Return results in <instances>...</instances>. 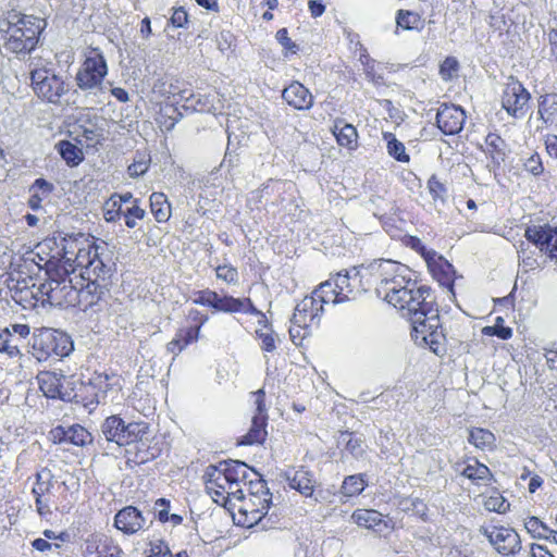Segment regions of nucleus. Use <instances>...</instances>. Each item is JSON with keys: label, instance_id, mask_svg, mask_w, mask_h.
<instances>
[{"label": "nucleus", "instance_id": "a878e982", "mask_svg": "<svg viewBox=\"0 0 557 557\" xmlns=\"http://www.w3.org/2000/svg\"><path fill=\"white\" fill-rule=\"evenodd\" d=\"M108 290L109 288H106L104 284L99 285L90 281H87L85 285L81 283L77 285L76 307H81L83 310L91 308L102 299Z\"/></svg>", "mask_w": 557, "mask_h": 557}, {"label": "nucleus", "instance_id": "338daca9", "mask_svg": "<svg viewBox=\"0 0 557 557\" xmlns=\"http://www.w3.org/2000/svg\"><path fill=\"white\" fill-rule=\"evenodd\" d=\"M147 557H172L170 548L163 542L151 544L150 553Z\"/></svg>", "mask_w": 557, "mask_h": 557}, {"label": "nucleus", "instance_id": "a19ab883", "mask_svg": "<svg viewBox=\"0 0 557 557\" xmlns=\"http://www.w3.org/2000/svg\"><path fill=\"white\" fill-rule=\"evenodd\" d=\"M53 487V474L48 468H42L36 474V482L32 493L34 496H45L51 492Z\"/></svg>", "mask_w": 557, "mask_h": 557}, {"label": "nucleus", "instance_id": "6ab92c4d", "mask_svg": "<svg viewBox=\"0 0 557 557\" xmlns=\"http://www.w3.org/2000/svg\"><path fill=\"white\" fill-rule=\"evenodd\" d=\"M282 476L292 490L297 491L304 497H312L317 487L314 473L305 466L290 467Z\"/></svg>", "mask_w": 557, "mask_h": 557}, {"label": "nucleus", "instance_id": "c756f323", "mask_svg": "<svg viewBox=\"0 0 557 557\" xmlns=\"http://www.w3.org/2000/svg\"><path fill=\"white\" fill-rule=\"evenodd\" d=\"M518 253L519 265L521 267L523 272L528 273L540 270L544 264L543 253L545 252L544 250H541V248H537L536 246L534 249H532L529 245L521 243Z\"/></svg>", "mask_w": 557, "mask_h": 557}, {"label": "nucleus", "instance_id": "ea45409f", "mask_svg": "<svg viewBox=\"0 0 557 557\" xmlns=\"http://www.w3.org/2000/svg\"><path fill=\"white\" fill-rule=\"evenodd\" d=\"M150 208L158 222H165L171 215V206L163 193H152L150 196Z\"/></svg>", "mask_w": 557, "mask_h": 557}, {"label": "nucleus", "instance_id": "09e8293b", "mask_svg": "<svg viewBox=\"0 0 557 557\" xmlns=\"http://www.w3.org/2000/svg\"><path fill=\"white\" fill-rule=\"evenodd\" d=\"M524 527L527 531L531 534V536L534 539L546 540L547 536L552 534V529L548 528L542 520L534 516L528 517L525 519Z\"/></svg>", "mask_w": 557, "mask_h": 557}, {"label": "nucleus", "instance_id": "37998d69", "mask_svg": "<svg viewBox=\"0 0 557 557\" xmlns=\"http://www.w3.org/2000/svg\"><path fill=\"white\" fill-rule=\"evenodd\" d=\"M384 139L387 141V152L391 157L404 163L410 161L405 145L398 140L393 133H384Z\"/></svg>", "mask_w": 557, "mask_h": 557}, {"label": "nucleus", "instance_id": "774afa93", "mask_svg": "<svg viewBox=\"0 0 557 557\" xmlns=\"http://www.w3.org/2000/svg\"><path fill=\"white\" fill-rule=\"evenodd\" d=\"M454 557H475V550L468 544L454 546L450 550Z\"/></svg>", "mask_w": 557, "mask_h": 557}, {"label": "nucleus", "instance_id": "cd10ccee", "mask_svg": "<svg viewBox=\"0 0 557 557\" xmlns=\"http://www.w3.org/2000/svg\"><path fill=\"white\" fill-rule=\"evenodd\" d=\"M332 133L341 147L350 151L358 148L359 135L357 128L352 124L345 123L343 119H336L334 121Z\"/></svg>", "mask_w": 557, "mask_h": 557}, {"label": "nucleus", "instance_id": "7ed1b4c3", "mask_svg": "<svg viewBox=\"0 0 557 557\" xmlns=\"http://www.w3.org/2000/svg\"><path fill=\"white\" fill-rule=\"evenodd\" d=\"M403 310H398L410 323L412 341L421 347L429 348L436 356L447 352V338L443 331L440 309L432 288L416 297Z\"/></svg>", "mask_w": 557, "mask_h": 557}, {"label": "nucleus", "instance_id": "f03ea898", "mask_svg": "<svg viewBox=\"0 0 557 557\" xmlns=\"http://www.w3.org/2000/svg\"><path fill=\"white\" fill-rule=\"evenodd\" d=\"M403 310H398L410 323L412 341L421 347L429 348L436 356L447 352V338L443 331L440 309L432 288L416 297Z\"/></svg>", "mask_w": 557, "mask_h": 557}, {"label": "nucleus", "instance_id": "2eb2a0df", "mask_svg": "<svg viewBox=\"0 0 557 557\" xmlns=\"http://www.w3.org/2000/svg\"><path fill=\"white\" fill-rule=\"evenodd\" d=\"M524 237L541 250L547 258L557 264V227L549 225H532L524 231Z\"/></svg>", "mask_w": 557, "mask_h": 557}, {"label": "nucleus", "instance_id": "c03bdc74", "mask_svg": "<svg viewBox=\"0 0 557 557\" xmlns=\"http://www.w3.org/2000/svg\"><path fill=\"white\" fill-rule=\"evenodd\" d=\"M255 336L261 342L260 347L263 351L272 352L275 350V338L271 323L255 327Z\"/></svg>", "mask_w": 557, "mask_h": 557}, {"label": "nucleus", "instance_id": "864d4df0", "mask_svg": "<svg viewBox=\"0 0 557 557\" xmlns=\"http://www.w3.org/2000/svg\"><path fill=\"white\" fill-rule=\"evenodd\" d=\"M122 206L111 196L103 205V216L107 222H115L123 214Z\"/></svg>", "mask_w": 557, "mask_h": 557}, {"label": "nucleus", "instance_id": "4468645a", "mask_svg": "<svg viewBox=\"0 0 557 557\" xmlns=\"http://www.w3.org/2000/svg\"><path fill=\"white\" fill-rule=\"evenodd\" d=\"M481 532L487 537L494 549L504 557L515 556L522 548L520 535L510 527H482Z\"/></svg>", "mask_w": 557, "mask_h": 557}, {"label": "nucleus", "instance_id": "f8f14e48", "mask_svg": "<svg viewBox=\"0 0 557 557\" xmlns=\"http://www.w3.org/2000/svg\"><path fill=\"white\" fill-rule=\"evenodd\" d=\"M32 86L35 94L53 104H62L63 97L69 91L63 78L49 69H36L30 73Z\"/></svg>", "mask_w": 557, "mask_h": 557}, {"label": "nucleus", "instance_id": "dca6fc26", "mask_svg": "<svg viewBox=\"0 0 557 557\" xmlns=\"http://www.w3.org/2000/svg\"><path fill=\"white\" fill-rule=\"evenodd\" d=\"M227 147L223 163L230 166L239 165L242 139L244 138V123L236 114H228L226 120Z\"/></svg>", "mask_w": 557, "mask_h": 557}, {"label": "nucleus", "instance_id": "de8ad7c7", "mask_svg": "<svg viewBox=\"0 0 557 557\" xmlns=\"http://www.w3.org/2000/svg\"><path fill=\"white\" fill-rule=\"evenodd\" d=\"M126 454L128 455V461H133L137 465L145 463L156 457L153 453H149L146 442L145 446H143L141 443H134L126 449Z\"/></svg>", "mask_w": 557, "mask_h": 557}, {"label": "nucleus", "instance_id": "f3484780", "mask_svg": "<svg viewBox=\"0 0 557 557\" xmlns=\"http://www.w3.org/2000/svg\"><path fill=\"white\" fill-rule=\"evenodd\" d=\"M466 122V112L459 106L442 103L436 113V125L444 135H456L461 132Z\"/></svg>", "mask_w": 557, "mask_h": 557}, {"label": "nucleus", "instance_id": "f704fd0d", "mask_svg": "<svg viewBox=\"0 0 557 557\" xmlns=\"http://www.w3.org/2000/svg\"><path fill=\"white\" fill-rule=\"evenodd\" d=\"M53 190V185L45 178H37L29 188L28 206L32 210L41 208V202Z\"/></svg>", "mask_w": 557, "mask_h": 557}, {"label": "nucleus", "instance_id": "a18cd8bd", "mask_svg": "<svg viewBox=\"0 0 557 557\" xmlns=\"http://www.w3.org/2000/svg\"><path fill=\"white\" fill-rule=\"evenodd\" d=\"M482 334L507 341L512 337L513 331L510 326L505 325V319L503 317H496L493 325H487L482 329Z\"/></svg>", "mask_w": 557, "mask_h": 557}, {"label": "nucleus", "instance_id": "9b49d317", "mask_svg": "<svg viewBox=\"0 0 557 557\" xmlns=\"http://www.w3.org/2000/svg\"><path fill=\"white\" fill-rule=\"evenodd\" d=\"M108 74L107 61L102 52L97 49H90L76 74V84L82 90H89L97 95L102 92V83Z\"/></svg>", "mask_w": 557, "mask_h": 557}, {"label": "nucleus", "instance_id": "e2e57ef3", "mask_svg": "<svg viewBox=\"0 0 557 557\" xmlns=\"http://www.w3.org/2000/svg\"><path fill=\"white\" fill-rule=\"evenodd\" d=\"M407 246L418 252L424 260L434 251L433 249H428L422 240L417 236H408L406 239Z\"/></svg>", "mask_w": 557, "mask_h": 557}, {"label": "nucleus", "instance_id": "680f3d73", "mask_svg": "<svg viewBox=\"0 0 557 557\" xmlns=\"http://www.w3.org/2000/svg\"><path fill=\"white\" fill-rule=\"evenodd\" d=\"M8 338L2 339L0 343V351L8 354L10 357L20 355L18 346L15 343L18 338L13 337L9 332H5Z\"/></svg>", "mask_w": 557, "mask_h": 557}, {"label": "nucleus", "instance_id": "412c9836", "mask_svg": "<svg viewBox=\"0 0 557 557\" xmlns=\"http://www.w3.org/2000/svg\"><path fill=\"white\" fill-rule=\"evenodd\" d=\"M432 277L449 292L454 290L456 271L453 264L435 250L424 260Z\"/></svg>", "mask_w": 557, "mask_h": 557}, {"label": "nucleus", "instance_id": "bb28decb", "mask_svg": "<svg viewBox=\"0 0 557 557\" xmlns=\"http://www.w3.org/2000/svg\"><path fill=\"white\" fill-rule=\"evenodd\" d=\"M485 148L483 149L486 158L495 169H499L507 158V144L497 133H488L485 137Z\"/></svg>", "mask_w": 557, "mask_h": 557}, {"label": "nucleus", "instance_id": "1a4fd4ad", "mask_svg": "<svg viewBox=\"0 0 557 557\" xmlns=\"http://www.w3.org/2000/svg\"><path fill=\"white\" fill-rule=\"evenodd\" d=\"M71 337L60 331L44 329L33 336L32 356L38 361H47L50 357H65L73 350Z\"/></svg>", "mask_w": 557, "mask_h": 557}, {"label": "nucleus", "instance_id": "4d7b16f0", "mask_svg": "<svg viewBox=\"0 0 557 557\" xmlns=\"http://www.w3.org/2000/svg\"><path fill=\"white\" fill-rule=\"evenodd\" d=\"M459 70V62L455 57H446L440 65L441 77L448 82L457 74Z\"/></svg>", "mask_w": 557, "mask_h": 557}, {"label": "nucleus", "instance_id": "bf43d9fd", "mask_svg": "<svg viewBox=\"0 0 557 557\" xmlns=\"http://www.w3.org/2000/svg\"><path fill=\"white\" fill-rule=\"evenodd\" d=\"M276 40L284 48L286 53L296 54L299 51V47L296 42H294L288 36L287 28H281L276 32Z\"/></svg>", "mask_w": 557, "mask_h": 557}, {"label": "nucleus", "instance_id": "0eeeda50", "mask_svg": "<svg viewBox=\"0 0 557 557\" xmlns=\"http://www.w3.org/2000/svg\"><path fill=\"white\" fill-rule=\"evenodd\" d=\"M81 281L79 275L72 277L67 269H57L49 274V280L40 285L39 290L53 306L76 307L77 285Z\"/></svg>", "mask_w": 557, "mask_h": 557}, {"label": "nucleus", "instance_id": "2f4dec72", "mask_svg": "<svg viewBox=\"0 0 557 557\" xmlns=\"http://www.w3.org/2000/svg\"><path fill=\"white\" fill-rule=\"evenodd\" d=\"M269 416H252L249 430L246 432V445H262L268 437Z\"/></svg>", "mask_w": 557, "mask_h": 557}, {"label": "nucleus", "instance_id": "0e129e2a", "mask_svg": "<svg viewBox=\"0 0 557 557\" xmlns=\"http://www.w3.org/2000/svg\"><path fill=\"white\" fill-rule=\"evenodd\" d=\"M193 299L194 304L211 307L212 301L215 300V292L210 289L200 290Z\"/></svg>", "mask_w": 557, "mask_h": 557}, {"label": "nucleus", "instance_id": "5701e85b", "mask_svg": "<svg viewBox=\"0 0 557 557\" xmlns=\"http://www.w3.org/2000/svg\"><path fill=\"white\" fill-rule=\"evenodd\" d=\"M112 273V267L106 264L95 251V256L88 260L78 275L82 281H90L99 285L104 284L106 288H109Z\"/></svg>", "mask_w": 557, "mask_h": 557}, {"label": "nucleus", "instance_id": "6e6d98bb", "mask_svg": "<svg viewBox=\"0 0 557 557\" xmlns=\"http://www.w3.org/2000/svg\"><path fill=\"white\" fill-rule=\"evenodd\" d=\"M150 165V157H146L145 154H139L134 162L128 165L127 173L131 177H139L144 175Z\"/></svg>", "mask_w": 557, "mask_h": 557}, {"label": "nucleus", "instance_id": "3c124183", "mask_svg": "<svg viewBox=\"0 0 557 557\" xmlns=\"http://www.w3.org/2000/svg\"><path fill=\"white\" fill-rule=\"evenodd\" d=\"M484 507L488 511L505 513L509 510L510 504L497 490H493L492 494L484 499Z\"/></svg>", "mask_w": 557, "mask_h": 557}, {"label": "nucleus", "instance_id": "c9c22d12", "mask_svg": "<svg viewBox=\"0 0 557 557\" xmlns=\"http://www.w3.org/2000/svg\"><path fill=\"white\" fill-rule=\"evenodd\" d=\"M199 334L198 327H189L185 332H180L168 343L166 350L174 357L178 356L189 344L197 341Z\"/></svg>", "mask_w": 557, "mask_h": 557}, {"label": "nucleus", "instance_id": "49530a36", "mask_svg": "<svg viewBox=\"0 0 557 557\" xmlns=\"http://www.w3.org/2000/svg\"><path fill=\"white\" fill-rule=\"evenodd\" d=\"M207 483L215 484L218 487L224 488V483L232 484V476L226 468L221 469L216 466H209L205 472Z\"/></svg>", "mask_w": 557, "mask_h": 557}, {"label": "nucleus", "instance_id": "20e7f679", "mask_svg": "<svg viewBox=\"0 0 557 557\" xmlns=\"http://www.w3.org/2000/svg\"><path fill=\"white\" fill-rule=\"evenodd\" d=\"M44 24V20L33 15L12 14L0 20V42L12 53H28L36 47Z\"/></svg>", "mask_w": 557, "mask_h": 557}, {"label": "nucleus", "instance_id": "e433bc0d", "mask_svg": "<svg viewBox=\"0 0 557 557\" xmlns=\"http://www.w3.org/2000/svg\"><path fill=\"white\" fill-rule=\"evenodd\" d=\"M539 114L546 124L557 120V94H545L540 97Z\"/></svg>", "mask_w": 557, "mask_h": 557}, {"label": "nucleus", "instance_id": "473e14b6", "mask_svg": "<svg viewBox=\"0 0 557 557\" xmlns=\"http://www.w3.org/2000/svg\"><path fill=\"white\" fill-rule=\"evenodd\" d=\"M468 442L481 450H493L496 447L494 433L484 428H471L469 430Z\"/></svg>", "mask_w": 557, "mask_h": 557}, {"label": "nucleus", "instance_id": "9d476101", "mask_svg": "<svg viewBox=\"0 0 557 557\" xmlns=\"http://www.w3.org/2000/svg\"><path fill=\"white\" fill-rule=\"evenodd\" d=\"M101 432L107 441L119 446H132L134 443L145 446L148 424L143 421L126 423L120 416H110L102 422Z\"/></svg>", "mask_w": 557, "mask_h": 557}, {"label": "nucleus", "instance_id": "f257e3e1", "mask_svg": "<svg viewBox=\"0 0 557 557\" xmlns=\"http://www.w3.org/2000/svg\"><path fill=\"white\" fill-rule=\"evenodd\" d=\"M361 278L364 280L366 289L374 288L377 294H383V299L397 310H403L408 302L430 288L428 285H418L414 272L408 265L389 259L361 267Z\"/></svg>", "mask_w": 557, "mask_h": 557}, {"label": "nucleus", "instance_id": "69168bd1", "mask_svg": "<svg viewBox=\"0 0 557 557\" xmlns=\"http://www.w3.org/2000/svg\"><path fill=\"white\" fill-rule=\"evenodd\" d=\"M170 21L174 27H184L188 22V14L184 8H177L174 10Z\"/></svg>", "mask_w": 557, "mask_h": 557}, {"label": "nucleus", "instance_id": "423d86ee", "mask_svg": "<svg viewBox=\"0 0 557 557\" xmlns=\"http://www.w3.org/2000/svg\"><path fill=\"white\" fill-rule=\"evenodd\" d=\"M324 305H327L326 299H323L322 295L315 296V289L297 304L289 327V334L294 342L296 338L307 337L310 335L311 327L319 326Z\"/></svg>", "mask_w": 557, "mask_h": 557}, {"label": "nucleus", "instance_id": "5fc2aeb1", "mask_svg": "<svg viewBox=\"0 0 557 557\" xmlns=\"http://www.w3.org/2000/svg\"><path fill=\"white\" fill-rule=\"evenodd\" d=\"M138 203L139 200H134V205L123 212L125 225L129 228H134L137 225L136 220H143L145 218L146 212Z\"/></svg>", "mask_w": 557, "mask_h": 557}, {"label": "nucleus", "instance_id": "603ef678", "mask_svg": "<svg viewBox=\"0 0 557 557\" xmlns=\"http://www.w3.org/2000/svg\"><path fill=\"white\" fill-rule=\"evenodd\" d=\"M429 193L434 201H444L447 195V187L436 174L429 177L426 182Z\"/></svg>", "mask_w": 557, "mask_h": 557}, {"label": "nucleus", "instance_id": "72a5a7b5", "mask_svg": "<svg viewBox=\"0 0 557 557\" xmlns=\"http://www.w3.org/2000/svg\"><path fill=\"white\" fill-rule=\"evenodd\" d=\"M368 486V478L366 473H357L348 475L344 479L341 493L346 498L359 496Z\"/></svg>", "mask_w": 557, "mask_h": 557}, {"label": "nucleus", "instance_id": "393cba45", "mask_svg": "<svg viewBox=\"0 0 557 557\" xmlns=\"http://www.w3.org/2000/svg\"><path fill=\"white\" fill-rule=\"evenodd\" d=\"M144 524L145 518L141 512L133 506L121 509L114 518V525L125 534L136 533L143 529Z\"/></svg>", "mask_w": 557, "mask_h": 557}, {"label": "nucleus", "instance_id": "aec40b11", "mask_svg": "<svg viewBox=\"0 0 557 557\" xmlns=\"http://www.w3.org/2000/svg\"><path fill=\"white\" fill-rule=\"evenodd\" d=\"M49 438L54 444H71L84 447L92 443V435L81 424L70 426L58 425L49 432Z\"/></svg>", "mask_w": 557, "mask_h": 557}, {"label": "nucleus", "instance_id": "a211bd4d", "mask_svg": "<svg viewBox=\"0 0 557 557\" xmlns=\"http://www.w3.org/2000/svg\"><path fill=\"white\" fill-rule=\"evenodd\" d=\"M40 391L47 398L71 401L73 391L64 386L65 375L62 373L41 371L37 374Z\"/></svg>", "mask_w": 557, "mask_h": 557}, {"label": "nucleus", "instance_id": "b1692460", "mask_svg": "<svg viewBox=\"0 0 557 557\" xmlns=\"http://www.w3.org/2000/svg\"><path fill=\"white\" fill-rule=\"evenodd\" d=\"M465 463L466 466L460 471L463 478L468 479L476 486L492 484L494 475L485 463L479 461L475 457H467Z\"/></svg>", "mask_w": 557, "mask_h": 557}, {"label": "nucleus", "instance_id": "8fccbe9b", "mask_svg": "<svg viewBox=\"0 0 557 557\" xmlns=\"http://www.w3.org/2000/svg\"><path fill=\"white\" fill-rule=\"evenodd\" d=\"M269 323L267 315L262 311L257 310L251 300L246 298V324L249 325V329L255 333L256 326Z\"/></svg>", "mask_w": 557, "mask_h": 557}, {"label": "nucleus", "instance_id": "6e6552de", "mask_svg": "<svg viewBox=\"0 0 557 557\" xmlns=\"http://www.w3.org/2000/svg\"><path fill=\"white\" fill-rule=\"evenodd\" d=\"M246 469L251 470L253 478L248 480V494L246 495V529L258 524L268 513L272 504V494L268 487L267 481L246 463Z\"/></svg>", "mask_w": 557, "mask_h": 557}, {"label": "nucleus", "instance_id": "39448f33", "mask_svg": "<svg viewBox=\"0 0 557 557\" xmlns=\"http://www.w3.org/2000/svg\"><path fill=\"white\" fill-rule=\"evenodd\" d=\"M364 280L361 278V268L351 271H341L321 283L315 288V296L322 295L326 304L336 305L349 300L364 288Z\"/></svg>", "mask_w": 557, "mask_h": 557}, {"label": "nucleus", "instance_id": "c85d7f7f", "mask_svg": "<svg viewBox=\"0 0 557 557\" xmlns=\"http://www.w3.org/2000/svg\"><path fill=\"white\" fill-rule=\"evenodd\" d=\"M352 521L361 528L382 531L388 528V522L375 509L358 508L351 513Z\"/></svg>", "mask_w": 557, "mask_h": 557}, {"label": "nucleus", "instance_id": "79ce46f5", "mask_svg": "<svg viewBox=\"0 0 557 557\" xmlns=\"http://www.w3.org/2000/svg\"><path fill=\"white\" fill-rule=\"evenodd\" d=\"M243 307V301L239 298H234L228 295L219 294L215 292V300L212 301L211 308L216 311L223 312H238Z\"/></svg>", "mask_w": 557, "mask_h": 557}, {"label": "nucleus", "instance_id": "7c9ffc66", "mask_svg": "<svg viewBox=\"0 0 557 557\" xmlns=\"http://www.w3.org/2000/svg\"><path fill=\"white\" fill-rule=\"evenodd\" d=\"M396 34L399 30H421L424 27V18L419 12L399 9L395 15Z\"/></svg>", "mask_w": 557, "mask_h": 557}, {"label": "nucleus", "instance_id": "052dcab7", "mask_svg": "<svg viewBox=\"0 0 557 557\" xmlns=\"http://www.w3.org/2000/svg\"><path fill=\"white\" fill-rule=\"evenodd\" d=\"M523 168L527 172L534 176H539L543 173L544 166L542 159L537 152L532 153L523 163Z\"/></svg>", "mask_w": 557, "mask_h": 557}, {"label": "nucleus", "instance_id": "ddd939ff", "mask_svg": "<svg viewBox=\"0 0 557 557\" xmlns=\"http://www.w3.org/2000/svg\"><path fill=\"white\" fill-rule=\"evenodd\" d=\"M531 95L523 84L510 75L502 94V108L515 119L523 117L529 109Z\"/></svg>", "mask_w": 557, "mask_h": 557}, {"label": "nucleus", "instance_id": "58836bf2", "mask_svg": "<svg viewBox=\"0 0 557 557\" xmlns=\"http://www.w3.org/2000/svg\"><path fill=\"white\" fill-rule=\"evenodd\" d=\"M113 541L103 534H91L85 541L84 557H100Z\"/></svg>", "mask_w": 557, "mask_h": 557}, {"label": "nucleus", "instance_id": "4be33fe9", "mask_svg": "<svg viewBox=\"0 0 557 557\" xmlns=\"http://www.w3.org/2000/svg\"><path fill=\"white\" fill-rule=\"evenodd\" d=\"M282 99L295 110L306 111L312 108L314 98L301 83L294 81L282 91Z\"/></svg>", "mask_w": 557, "mask_h": 557}, {"label": "nucleus", "instance_id": "13d9d810", "mask_svg": "<svg viewBox=\"0 0 557 557\" xmlns=\"http://www.w3.org/2000/svg\"><path fill=\"white\" fill-rule=\"evenodd\" d=\"M251 401L253 406L252 416H268V408L265 404V392L260 388L251 393Z\"/></svg>", "mask_w": 557, "mask_h": 557}, {"label": "nucleus", "instance_id": "4c0bfd02", "mask_svg": "<svg viewBox=\"0 0 557 557\" xmlns=\"http://www.w3.org/2000/svg\"><path fill=\"white\" fill-rule=\"evenodd\" d=\"M55 148L69 166H76L84 160L82 149L69 140H60Z\"/></svg>", "mask_w": 557, "mask_h": 557}]
</instances>
